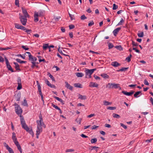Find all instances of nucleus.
Wrapping results in <instances>:
<instances>
[{
    "label": "nucleus",
    "mask_w": 153,
    "mask_h": 153,
    "mask_svg": "<svg viewBox=\"0 0 153 153\" xmlns=\"http://www.w3.org/2000/svg\"><path fill=\"white\" fill-rule=\"evenodd\" d=\"M96 70V68L91 69H86L85 71V78H91V74L93 73L94 71Z\"/></svg>",
    "instance_id": "2"
},
{
    "label": "nucleus",
    "mask_w": 153,
    "mask_h": 153,
    "mask_svg": "<svg viewBox=\"0 0 153 153\" xmlns=\"http://www.w3.org/2000/svg\"><path fill=\"white\" fill-rule=\"evenodd\" d=\"M94 116H95V114H91L89 115H88L87 116V117L88 118H91V117H92Z\"/></svg>",
    "instance_id": "59"
},
{
    "label": "nucleus",
    "mask_w": 153,
    "mask_h": 153,
    "mask_svg": "<svg viewBox=\"0 0 153 153\" xmlns=\"http://www.w3.org/2000/svg\"><path fill=\"white\" fill-rule=\"evenodd\" d=\"M94 77L95 78V79H96V80H97V79L100 80V78L99 77L96 75H94Z\"/></svg>",
    "instance_id": "60"
},
{
    "label": "nucleus",
    "mask_w": 153,
    "mask_h": 153,
    "mask_svg": "<svg viewBox=\"0 0 153 153\" xmlns=\"http://www.w3.org/2000/svg\"><path fill=\"white\" fill-rule=\"evenodd\" d=\"M99 127L98 126H96V125H94L92 126L91 127V129L92 130H95L97 128H98Z\"/></svg>",
    "instance_id": "51"
},
{
    "label": "nucleus",
    "mask_w": 153,
    "mask_h": 153,
    "mask_svg": "<svg viewBox=\"0 0 153 153\" xmlns=\"http://www.w3.org/2000/svg\"><path fill=\"white\" fill-rule=\"evenodd\" d=\"M65 83L66 84L65 87L67 88L68 89H69L71 91H72L73 87L71 86L67 82H65Z\"/></svg>",
    "instance_id": "16"
},
{
    "label": "nucleus",
    "mask_w": 153,
    "mask_h": 153,
    "mask_svg": "<svg viewBox=\"0 0 153 153\" xmlns=\"http://www.w3.org/2000/svg\"><path fill=\"white\" fill-rule=\"evenodd\" d=\"M103 102L104 103V105H111V102H109L106 100L104 101Z\"/></svg>",
    "instance_id": "30"
},
{
    "label": "nucleus",
    "mask_w": 153,
    "mask_h": 153,
    "mask_svg": "<svg viewBox=\"0 0 153 153\" xmlns=\"http://www.w3.org/2000/svg\"><path fill=\"white\" fill-rule=\"evenodd\" d=\"M79 99H80L81 100H85L86 99V97L85 95H82L80 94L79 95Z\"/></svg>",
    "instance_id": "24"
},
{
    "label": "nucleus",
    "mask_w": 153,
    "mask_h": 153,
    "mask_svg": "<svg viewBox=\"0 0 153 153\" xmlns=\"http://www.w3.org/2000/svg\"><path fill=\"white\" fill-rule=\"evenodd\" d=\"M76 75L78 77H82L84 76V74L81 72H78L76 73Z\"/></svg>",
    "instance_id": "26"
},
{
    "label": "nucleus",
    "mask_w": 153,
    "mask_h": 153,
    "mask_svg": "<svg viewBox=\"0 0 153 153\" xmlns=\"http://www.w3.org/2000/svg\"><path fill=\"white\" fill-rule=\"evenodd\" d=\"M15 26V27L17 29H21V27L22 25H20L19 24L17 23H15L14 24Z\"/></svg>",
    "instance_id": "28"
},
{
    "label": "nucleus",
    "mask_w": 153,
    "mask_h": 153,
    "mask_svg": "<svg viewBox=\"0 0 153 153\" xmlns=\"http://www.w3.org/2000/svg\"><path fill=\"white\" fill-rule=\"evenodd\" d=\"M15 111L18 114L21 115L22 112V110L20 106L16 103H15Z\"/></svg>",
    "instance_id": "5"
},
{
    "label": "nucleus",
    "mask_w": 153,
    "mask_h": 153,
    "mask_svg": "<svg viewBox=\"0 0 153 153\" xmlns=\"http://www.w3.org/2000/svg\"><path fill=\"white\" fill-rule=\"evenodd\" d=\"M21 123L22 128L28 132L30 134L32 135L33 137L34 136V133L32 129H30L26 125L25 122L22 116L20 115Z\"/></svg>",
    "instance_id": "1"
},
{
    "label": "nucleus",
    "mask_w": 153,
    "mask_h": 153,
    "mask_svg": "<svg viewBox=\"0 0 153 153\" xmlns=\"http://www.w3.org/2000/svg\"><path fill=\"white\" fill-rule=\"evenodd\" d=\"M48 75H49V77H50V78L53 81H55V79L54 77L50 73H49Z\"/></svg>",
    "instance_id": "37"
},
{
    "label": "nucleus",
    "mask_w": 153,
    "mask_h": 153,
    "mask_svg": "<svg viewBox=\"0 0 153 153\" xmlns=\"http://www.w3.org/2000/svg\"><path fill=\"white\" fill-rule=\"evenodd\" d=\"M69 15L70 17L71 18V20H72L73 19H74L73 18V17H74V15H71L69 13Z\"/></svg>",
    "instance_id": "58"
},
{
    "label": "nucleus",
    "mask_w": 153,
    "mask_h": 153,
    "mask_svg": "<svg viewBox=\"0 0 153 153\" xmlns=\"http://www.w3.org/2000/svg\"><path fill=\"white\" fill-rule=\"evenodd\" d=\"M113 117L114 118H119L120 117V116L119 115L115 113H113Z\"/></svg>",
    "instance_id": "33"
},
{
    "label": "nucleus",
    "mask_w": 153,
    "mask_h": 153,
    "mask_svg": "<svg viewBox=\"0 0 153 153\" xmlns=\"http://www.w3.org/2000/svg\"><path fill=\"white\" fill-rule=\"evenodd\" d=\"M17 147L18 149L20 151V152H21V153H22V149L21 148V146H20V145H19L18 146H17Z\"/></svg>",
    "instance_id": "44"
},
{
    "label": "nucleus",
    "mask_w": 153,
    "mask_h": 153,
    "mask_svg": "<svg viewBox=\"0 0 153 153\" xmlns=\"http://www.w3.org/2000/svg\"><path fill=\"white\" fill-rule=\"evenodd\" d=\"M140 94H142V91H137L134 94V97L135 98L138 97H139L138 95Z\"/></svg>",
    "instance_id": "22"
},
{
    "label": "nucleus",
    "mask_w": 153,
    "mask_h": 153,
    "mask_svg": "<svg viewBox=\"0 0 153 153\" xmlns=\"http://www.w3.org/2000/svg\"><path fill=\"white\" fill-rule=\"evenodd\" d=\"M22 13L24 15V16H23L29 18L30 17V16L26 10L24 8V7H22Z\"/></svg>",
    "instance_id": "9"
},
{
    "label": "nucleus",
    "mask_w": 153,
    "mask_h": 153,
    "mask_svg": "<svg viewBox=\"0 0 153 153\" xmlns=\"http://www.w3.org/2000/svg\"><path fill=\"white\" fill-rule=\"evenodd\" d=\"M45 11L44 10H40L38 12V15L39 16H43L44 15V13Z\"/></svg>",
    "instance_id": "23"
},
{
    "label": "nucleus",
    "mask_w": 153,
    "mask_h": 153,
    "mask_svg": "<svg viewBox=\"0 0 153 153\" xmlns=\"http://www.w3.org/2000/svg\"><path fill=\"white\" fill-rule=\"evenodd\" d=\"M74 86L76 87L79 88H82V85L79 83H76L74 84Z\"/></svg>",
    "instance_id": "25"
},
{
    "label": "nucleus",
    "mask_w": 153,
    "mask_h": 153,
    "mask_svg": "<svg viewBox=\"0 0 153 153\" xmlns=\"http://www.w3.org/2000/svg\"><path fill=\"white\" fill-rule=\"evenodd\" d=\"M60 18L61 17L60 16L54 17V19L56 21H58L59 20Z\"/></svg>",
    "instance_id": "64"
},
{
    "label": "nucleus",
    "mask_w": 153,
    "mask_h": 153,
    "mask_svg": "<svg viewBox=\"0 0 153 153\" xmlns=\"http://www.w3.org/2000/svg\"><path fill=\"white\" fill-rule=\"evenodd\" d=\"M111 65L114 67H117L120 66V64L117 62H112Z\"/></svg>",
    "instance_id": "18"
},
{
    "label": "nucleus",
    "mask_w": 153,
    "mask_h": 153,
    "mask_svg": "<svg viewBox=\"0 0 153 153\" xmlns=\"http://www.w3.org/2000/svg\"><path fill=\"white\" fill-rule=\"evenodd\" d=\"M54 97L58 100V101L60 102L62 105L64 104V101H63L61 99L59 98V97H57L56 96H54Z\"/></svg>",
    "instance_id": "21"
},
{
    "label": "nucleus",
    "mask_w": 153,
    "mask_h": 153,
    "mask_svg": "<svg viewBox=\"0 0 153 153\" xmlns=\"http://www.w3.org/2000/svg\"><path fill=\"white\" fill-rule=\"evenodd\" d=\"M116 107H111L109 106L107 107V109H109L110 110H113L116 109Z\"/></svg>",
    "instance_id": "39"
},
{
    "label": "nucleus",
    "mask_w": 153,
    "mask_h": 153,
    "mask_svg": "<svg viewBox=\"0 0 153 153\" xmlns=\"http://www.w3.org/2000/svg\"><path fill=\"white\" fill-rule=\"evenodd\" d=\"M132 44L133 47H134V46H138V44L137 43H135L133 41H132Z\"/></svg>",
    "instance_id": "40"
},
{
    "label": "nucleus",
    "mask_w": 153,
    "mask_h": 153,
    "mask_svg": "<svg viewBox=\"0 0 153 153\" xmlns=\"http://www.w3.org/2000/svg\"><path fill=\"white\" fill-rule=\"evenodd\" d=\"M118 6L117 5H116L115 4H113V10H115L118 8Z\"/></svg>",
    "instance_id": "41"
},
{
    "label": "nucleus",
    "mask_w": 153,
    "mask_h": 153,
    "mask_svg": "<svg viewBox=\"0 0 153 153\" xmlns=\"http://www.w3.org/2000/svg\"><path fill=\"white\" fill-rule=\"evenodd\" d=\"M39 16L38 15V12H35L34 14V21L35 22H37L39 20L38 17Z\"/></svg>",
    "instance_id": "15"
},
{
    "label": "nucleus",
    "mask_w": 153,
    "mask_h": 153,
    "mask_svg": "<svg viewBox=\"0 0 153 153\" xmlns=\"http://www.w3.org/2000/svg\"><path fill=\"white\" fill-rule=\"evenodd\" d=\"M14 143L16 145V146H18L19 144V142L17 141V139L16 140H13Z\"/></svg>",
    "instance_id": "52"
},
{
    "label": "nucleus",
    "mask_w": 153,
    "mask_h": 153,
    "mask_svg": "<svg viewBox=\"0 0 153 153\" xmlns=\"http://www.w3.org/2000/svg\"><path fill=\"white\" fill-rule=\"evenodd\" d=\"M98 86V85L97 84L91 82H90L89 85V87H97Z\"/></svg>",
    "instance_id": "12"
},
{
    "label": "nucleus",
    "mask_w": 153,
    "mask_h": 153,
    "mask_svg": "<svg viewBox=\"0 0 153 153\" xmlns=\"http://www.w3.org/2000/svg\"><path fill=\"white\" fill-rule=\"evenodd\" d=\"M31 63L32 64V65L31 66V67L32 68H34L35 66H36V62H31ZM36 67H37V66H36Z\"/></svg>",
    "instance_id": "57"
},
{
    "label": "nucleus",
    "mask_w": 153,
    "mask_h": 153,
    "mask_svg": "<svg viewBox=\"0 0 153 153\" xmlns=\"http://www.w3.org/2000/svg\"><path fill=\"white\" fill-rule=\"evenodd\" d=\"M13 63L15 65V68L16 70H20V69L19 64L17 63L16 62H14Z\"/></svg>",
    "instance_id": "19"
},
{
    "label": "nucleus",
    "mask_w": 153,
    "mask_h": 153,
    "mask_svg": "<svg viewBox=\"0 0 153 153\" xmlns=\"http://www.w3.org/2000/svg\"><path fill=\"white\" fill-rule=\"evenodd\" d=\"M74 149H67L66 150L65 152H74Z\"/></svg>",
    "instance_id": "48"
},
{
    "label": "nucleus",
    "mask_w": 153,
    "mask_h": 153,
    "mask_svg": "<svg viewBox=\"0 0 153 153\" xmlns=\"http://www.w3.org/2000/svg\"><path fill=\"white\" fill-rule=\"evenodd\" d=\"M69 27L70 29H72L75 27V26L73 25H69Z\"/></svg>",
    "instance_id": "54"
},
{
    "label": "nucleus",
    "mask_w": 153,
    "mask_h": 153,
    "mask_svg": "<svg viewBox=\"0 0 153 153\" xmlns=\"http://www.w3.org/2000/svg\"><path fill=\"white\" fill-rule=\"evenodd\" d=\"M22 105H23L24 106H27L28 104L27 102V101L26 100V99H25L23 102L22 103Z\"/></svg>",
    "instance_id": "31"
},
{
    "label": "nucleus",
    "mask_w": 153,
    "mask_h": 153,
    "mask_svg": "<svg viewBox=\"0 0 153 153\" xmlns=\"http://www.w3.org/2000/svg\"><path fill=\"white\" fill-rule=\"evenodd\" d=\"M17 81L18 85L17 88V90H20L22 88L21 84V80L20 77H18Z\"/></svg>",
    "instance_id": "8"
},
{
    "label": "nucleus",
    "mask_w": 153,
    "mask_h": 153,
    "mask_svg": "<svg viewBox=\"0 0 153 153\" xmlns=\"http://www.w3.org/2000/svg\"><path fill=\"white\" fill-rule=\"evenodd\" d=\"M49 48L48 44H44L43 46V48L44 50H46L47 48Z\"/></svg>",
    "instance_id": "32"
},
{
    "label": "nucleus",
    "mask_w": 153,
    "mask_h": 153,
    "mask_svg": "<svg viewBox=\"0 0 153 153\" xmlns=\"http://www.w3.org/2000/svg\"><path fill=\"white\" fill-rule=\"evenodd\" d=\"M126 60L127 61V62H129L131 61V59L130 58V57L128 56L126 58Z\"/></svg>",
    "instance_id": "61"
},
{
    "label": "nucleus",
    "mask_w": 153,
    "mask_h": 153,
    "mask_svg": "<svg viewBox=\"0 0 153 153\" xmlns=\"http://www.w3.org/2000/svg\"><path fill=\"white\" fill-rule=\"evenodd\" d=\"M121 27H118L115 29L113 31V33L115 36H116V35L118 33L119 31L121 29Z\"/></svg>",
    "instance_id": "17"
},
{
    "label": "nucleus",
    "mask_w": 153,
    "mask_h": 153,
    "mask_svg": "<svg viewBox=\"0 0 153 153\" xmlns=\"http://www.w3.org/2000/svg\"><path fill=\"white\" fill-rule=\"evenodd\" d=\"M45 83L47 84L51 88H55V86L54 85L51 84L49 81L47 79H45Z\"/></svg>",
    "instance_id": "13"
},
{
    "label": "nucleus",
    "mask_w": 153,
    "mask_h": 153,
    "mask_svg": "<svg viewBox=\"0 0 153 153\" xmlns=\"http://www.w3.org/2000/svg\"><path fill=\"white\" fill-rule=\"evenodd\" d=\"M39 118L40 119L39 120H37L36 123H37L42 124V125H44V123L43 122V119L42 116L41 114H40L39 116Z\"/></svg>",
    "instance_id": "11"
},
{
    "label": "nucleus",
    "mask_w": 153,
    "mask_h": 153,
    "mask_svg": "<svg viewBox=\"0 0 153 153\" xmlns=\"http://www.w3.org/2000/svg\"><path fill=\"white\" fill-rule=\"evenodd\" d=\"M138 36L140 37H142L144 36V33L143 32H142L140 33H138L137 34Z\"/></svg>",
    "instance_id": "42"
},
{
    "label": "nucleus",
    "mask_w": 153,
    "mask_h": 153,
    "mask_svg": "<svg viewBox=\"0 0 153 153\" xmlns=\"http://www.w3.org/2000/svg\"><path fill=\"white\" fill-rule=\"evenodd\" d=\"M12 138L13 140H16L17 139L16 137V134L14 132H13L12 133Z\"/></svg>",
    "instance_id": "36"
},
{
    "label": "nucleus",
    "mask_w": 153,
    "mask_h": 153,
    "mask_svg": "<svg viewBox=\"0 0 153 153\" xmlns=\"http://www.w3.org/2000/svg\"><path fill=\"white\" fill-rule=\"evenodd\" d=\"M52 106L54 108H55L59 110H60V108H59L58 106H56L54 104H52Z\"/></svg>",
    "instance_id": "47"
},
{
    "label": "nucleus",
    "mask_w": 153,
    "mask_h": 153,
    "mask_svg": "<svg viewBox=\"0 0 153 153\" xmlns=\"http://www.w3.org/2000/svg\"><path fill=\"white\" fill-rule=\"evenodd\" d=\"M134 91H131L130 92H127V91H122V93L123 94L126 95L128 96H130L131 95L134 93Z\"/></svg>",
    "instance_id": "10"
},
{
    "label": "nucleus",
    "mask_w": 153,
    "mask_h": 153,
    "mask_svg": "<svg viewBox=\"0 0 153 153\" xmlns=\"http://www.w3.org/2000/svg\"><path fill=\"white\" fill-rule=\"evenodd\" d=\"M21 98V94L18 93L15 96V98L16 101H19Z\"/></svg>",
    "instance_id": "20"
},
{
    "label": "nucleus",
    "mask_w": 153,
    "mask_h": 153,
    "mask_svg": "<svg viewBox=\"0 0 153 153\" xmlns=\"http://www.w3.org/2000/svg\"><path fill=\"white\" fill-rule=\"evenodd\" d=\"M97 139L96 138L92 139L91 140V143H95L97 142Z\"/></svg>",
    "instance_id": "35"
},
{
    "label": "nucleus",
    "mask_w": 153,
    "mask_h": 153,
    "mask_svg": "<svg viewBox=\"0 0 153 153\" xmlns=\"http://www.w3.org/2000/svg\"><path fill=\"white\" fill-rule=\"evenodd\" d=\"M94 22L93 21H92L90 22L88 24V26H91L92 25H94Z\"/></svg>",
    "instance_id": "55"
},
{
    "label": "nucleus",
    "mask_w": 153,
    "mask_h": 153,
    "mask_svg": "<svg viewBox=\"0 0 153 153\" xmlns=\"http://www.w3.org/2000/svg\"><path fill=\"white\" fill-rule=\"evenodd\" d=\"M4 58L8 70L12 72H13L14 71L11 67V66L10 65L8 59H7L6 57H5Z\"/></svg>",
    "instance_id": "7"
},
{
    "label": "nucleus",
    "mask_w": 153,
    "mask_h": 153,
    "mask_svg": "<svg viewBox=\"0 0 153 153\" xmlns=\"http://www.w3.org/2000/svg\"><path fill=\"white\" fill-rule=\"evenodd\" d=\"M4 146L8 150L10 149L11 148L9 147V146L5 143H4Z\"/></svg>",
    "instance_id": "43"
},
{
    "label": "nucleus",
    "mask_w": 153,
    "mask_h": 153,
    "mask_svg": "<svg viewBox=\"0 0 153 153\" xmlns=\"http://www.w3.org/2000/svg\"><path fill=\"white\" fill-rule=\"evenodd\" d=\"M128 68H122L120 69L119 70H117V71H126Z\"/></svg>",
    "instance_id": "34"
},
{
    "label": "nucleus",
    "mask_w": 153,
    "mask_h": 153,
    "mask_svg": "<svg viewBox=\"0 0 153 153\" xmlns=\"http://www.w3.org/2000/svg\"><path fill=\"white\" fill-rule=\"evenodd\" d=\"M87 17L85 16L84 15H82L80 17V19L81 20H84L87 19Z\"/></svg>",
    "instance_id": "45"
},
{
    "label": "nucleus",
    "mask_w": 153,
    "mask_h": 153,
    "mask_svg": "<svg viewBox=\"0 0 153 153\" xmlns=\"http://www.w3.org/2000/svg\"><path fill=\"white\" fill-rule=\"evenodd\" d=\"M132 49L134 50H135V51L137 52V53H140V52L139 51V50H138L137 49V48H133Z\"/></svg>",
    "instance_id": "56"
},
{
    "label": "nucleus",
    "mask_w": 153,
    "mask_h": 153,
    "mask_svg": "<svg viewBox=\"0 0 153 153\" xmlns=\"http://www.w3.org/2000/svg\"><path fill=\"white\" fill-rule=\"evenodd\" d=\"M124 22V21L123 20V19L121 18L120 22L117 24V25L118 26L122 25V23Z\"/></svg>",
    "instance_id": "38"
},
{
    "label": "nucleus",
    "mask_w": 153,
    "mask_h": 153,
    "mask_svg": "<svg viewBox=\"0 0 153 153\" xmlns=\"http://www.w3.org/2000/svg\"><path fill=\"white\" fill-rule=\"evenodd\" d=\"M4 61V58L0 56V62H3Z\"/></svg>",
    "instance_id": "63"
},
{
    "label": "nucleus",
    "mask_w": 153,
    "mask_h": 153,
    "mask_svg": "<svg viewBox=\"0 0 153 153\" xmlns=\"http://www.w3.org/2000/svg\"><path fill=\"white\" fill-rule=\"evenodd\" d=\"M36 57L32 55L29 58V60L31 61V62H35L37 60Z\"/></svg>",
    "instance_id": "14"
},
{
    "label": "nucleus",
    "mask_w": 153,
    "mask_h": 153,
    "mask_svg": "<svg viewBox=\"0 0 153 153\" xmlns=\"http://www.w3.org/2000/svg\"><path fill=\"white\" fill-rule=\"evenodd\" d=\"M120 85L118 84H115L114 83H109L106 85V88L109 89L117 88L119 87Z\"/></svg>",
    "instance_id": "3"
},
{
    "label": "nucleus",
    "mask_w": 153,
    "mask_h": 153,
    "mask_svg": "<svg viewBox=\"0 0 153 153\" xmlns=\"http://www.w3.org/2000/svg\"><path fill=\"white\" fill-rule=\"evenodd\" d=\"M25 32L27 34H30V33L32 32V30H29L27 29L26 30H25Z\"/></svg>",
    "instance_id": "50"
},
{
    "label": "nucleus",
    "mask_w": 153,
    "mask_h": 153,
    "mask_svg": "<svg viewBox=\"0 0 153 153\" xmlns=\"http://www.w3.org/2000/svg\"><path fill=\"white\" fill-rule=\"evenodd\" d=\"M21 47L23 48V49H25L26 50H27L29 49V48H26V46H25L24 45H22V46Z\"/></svg>",
    "instance_id": "62"
},
{
    "label": "nucleus",
    "mask_w": 153,
    "mask_h": 153,
    "mask_svg": "<svg viewBox=\"0 0 153 153\" xmlns=\"http://www.w3.org/2000/svg\"><path fill=\"white\" fill-rule=\"evenodd\" d=\"M15 4L16 5L18 6V7H19V0H15Z\"/></svg>",
    "instance_id": "49"
},
{
    "label": "nucleus",
    "mask_w": 153,
    "mask_h": 153,
    "mask_svg": "<svg viewBox=\"0 0 153 153\" xmlns=\"http://www.w3.org/2000/svg\"><path fill=\"white\" fill-rule=\"evenodd\" d=\"M108 48L109 49H110L114 47L113 45L111 43H108Z\"/></svg>",
    "instance_id": "46"
},
{
    "label": "nucleus",
    "mask_w": 153,
    "mask_h": 153,
    "mask_svg": "<svg viewBox=\"0 0 153 153\" xmlns=\"http://www.w3.org/2000/svg\"><path fill=\"white\" fill-rule=\"evenodd\" d=\"M19 18L21 23L23 25H25L27 22V17L23 16L21 15L20 13L19 14Z\"/></svg>",
    "instance_id": "6"
},
{
    "label": "nucleus",
    "mask_w": 153,
    "mask_h": 153,
    "mask_svg": "<svg viewBox=\"0 0 153 153\" xmlns=\"http://www.w3.org/2000/svg\"><path fill=\"white\" fill-rule=\"evenodd\" d=\"M37 130L36 131V133L39 134L42 131V126L44 128L46 127V126L44 124V125H42V124L37 123Z\"/></svg>",
    "instance_id": "4"
},
{
    "label": "nucleus",
    "mask_w": 153,
    "mask_h": 153,
    "mask_svg": "<svg viewBox=\"0 0 153 153\" xmlns=\"http://www.w3.org/2000/svg\"><path fill=\"white\" fill-rule=\"evenodd\" d=\"M16 61L19 63H20L22 64L24 63H26L27 62L25 61H21V60L19 59H16Z\"/></svg>",
    "instance_id": "29"
},
{
    "label": "nucleus",
    "mask_w": 153,
    "mask_h": 153,
    "mask_svg": "<svg viewBox=\"0 0 153 153\" xmlns=\"http://www.w3.org/2000/svg\"><path fill=\"white\" fill-rule=\"evenodd\" d=\"M101 76L104 78L106 79H108L109 78V76L106 74H101Z\"/></svg>",
    "instance_id": "27"
},
{
    "label": "nucleus",
    "mask_w": 153,
    "mask_h": 153,
    "mask_svg": "<svg viewBox=\"0 0 153 153\" xmlns=\"http://www.w3.org/2000/svg\"><path fill=\"white\" fill-rule=\"evenodd\" d=\"M120 125L121 126L123 127L124 129H126L127 128V126L123 124V123H120Z\"/></svg>",
    "instance_id": "53"
}]
</instances>
